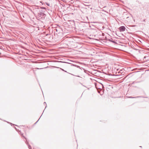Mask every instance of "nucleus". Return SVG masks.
Listing matches in <instances>:
<instances>
[{"label":"nucleus","instance_id":"f257e3e1","mask_svg":"<svg viewBox=\"0 0 149 149\" xmlns=\"http://www.w3.org/2000/svg\"><path fill=\"white\" fill-rule=\"evenodd\" d=\"M125 29V28L124 26H121L119 28L120 31V32L124 31Z\"/></svg>","mask_w":149,"mask_h":149},{"label":"nucleus","instance_id":"f03ea898","mask_svg":"<svg viewBox=\"0 0 149 149\" xmlns=\"http://www.w3.org/2000/svg\"><path fill=\"white\" fill-rule=\"evenodd\" d=\"M137 51L139 52H140V51H139V50H137Z\"/></svg>","mask_w":149,"mask_h":149}]
</instances>
